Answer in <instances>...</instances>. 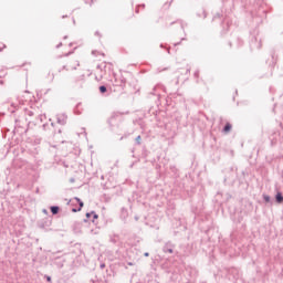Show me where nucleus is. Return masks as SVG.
<instances>
[{
    "mask_svg": "<svg viewBox=\"0 0 283 283\" xmlns=\"http://www.w3.org/2000/svg\"><path fill=\"white\" fill-rule=\"evenodd\" d=\"M50 210L52 216H57L59 211H61V208L59 206H51Z\"/></svg>",
    "mask_w": 283,
    "mask_h": 283,
    "instance_id": "0eeeda50",
    "label": "nucleus"
},
{
    "mask_svg": "<svg viewBox=\"0 0 283 283\" xmlns=\"http://www.w3.org/2000/svg\"><path fill=\"white\" fill-rule=\"evenodd\" d=\"M106 92H107V86L101 85V86H99V93H101V94H105Z\"/></svg>",
    "mask_w": 283,
    "mask_h": 283,
    "instance_id": "9b49d317",
    "label": "nucleus"
},
{
    "mask_svg": "<svg viewBox=\"0 0 283 283\" xmlns=\"http://www.w3.org/2000/svg\"><path fill=\"white\" fill-rule=\"evenodd\" d=\"M263 200H264L265 202H271V196H269V195H263Z\"/></svg>",
    "mask_w": 283,
    "mask_h": 283,
    "instance_id": "f8f14e48",
    "label": "nucleus"
},
{
    "mask_svg": "<svg viewBox=\"0 0 283 283\" xmlns=\"http://www.w3.org/2000/svg\"><path fill=\"white\" fill-rule=\"evenodd\" d=\"M52 127H54V123H51Z\"/></svg>",
    "mask_w": 283,
    "mask_h": 283,
    "instance_id": "c9c22d12",
    "label": "nucleus"
},
{
    "mask_svg": "<svg viewBox=\"0 0 283 283\" xmlns=\"http://www.w3.org/2000/svg\"><path fill=\"white\" fill-rule=\"evenodd\" d=\"M168 54H169V49H168Z\"/></svg>",
    "mask_w": 283,
    "mask_h": 283,
    "instance_id": "ea45409f",
    "label": "nucleus"
},
{
    "mask_svg": "<svg viewBox=\"0 0 283 283\" xmlns=\"http://www.w3.org/2000/svg\"><path fill=\"white\" fill-rule=\"evenodd\" d=\"M175 247L176 245L174 243H171V241H168L163 247V251H164V253H174Z\"/></svg>",
    "mask_w": 283,
    "mask_h": 283,
    "instance_id": "7ed1b4c3",
    "label": "nucleus"
},
{
    "mask_svg": "<svg viewBox=\"0 0 283 283\" xmlns=\"http://www.w3.org/2000/svg\"><path fill=\"white\" fill-rule=\"evenodd\" d=\"M56 123L59 125H66L67 124V116L65 115V113L56 115Z\"/></svg>",
    "mask_w": 283,
    "mask_h": 283,
    "instance_id": "20e7f679",
    "label": "nucleus"
},
{
    "mask_svg": "<svg viewBox=\"0 0 283 283\" xmlns=\"http://www.w3.org/2000/svg\"><path fill=\"white\" fill-rule=\"evenodd\" d=\"M92 218V212H86V219L83 220V222H87Z\"/></svg>",
    "mask_w": 283,
    "mask_h": 283,
    "instance_id": "ddd939ff",
    "label": "nucleus"
},
{
    "mask_svg": "<svg viewBox=\"0 0 283 283\" xmlns=\"http://www.w3.org/2000/svg\"><path fill=\"white\" fill-rule=\"evenodd\" d=\"M142 137L138 135L135 139L136 145H140Z\"/></svg>",
    "mask_w": 283,
    "mask_h": 283,
    "instance_id": "2eb2a0df",
    "label": "nucleus"
},
{
    "mask_svg": "<svg viewBox=\"0 0 283 283\" xmlns=\"http://www.w3.org/2000/svg\"><path fill=\"white\" fill-rule=\"evenodd\" d=\"M231 171H233V168H230Z\"/></svg>",
    "mask_w": 283,
    "mask_h": 283,
    "instance_id": "4c0bfd02",
    "label": "nucleus"
},
{
    "mask_svg": "<svg viewBox=\"0 0 283 283\" xmlns=\"http://www.w3.org/2000/svg\"><path fill=\"white\" fill-rule=\"evenodd\" d=\"M135 220L138 221V217H135Z\"/></svg>",
    "mask_w": 283,
    "mask_h": 283,
    "instance_id": "f704fd0d",
    "label": "nucleus"
},
{
    "mask_svg": "<svg viewBox=\"0 0 283 283\" xmlns=\"http://www.w3.org/2000/svg\"><path fill=\"white\" fill-rule=\"evenodd\" d=\"M109 242H112L113 244H117L118 242V235L114 234L109 238Z\"/></svg>",
    "mask_w": 283,
    "mask_h": 283,
    "instance_id": "1a4fd4ad",
    "label": "nucleus"
},
{
    "mask_svg": "<svg viewBox=\"0 0 283 283\" xmlns=\"http://www.w3.org/2000/svg\"><path fill=\"white\" fill-rule=\"evenodd\" d=\"M199 76H200V71H196L195 72V78H199Z\"/></svg>",
    "mask_w": 283,
    "mask_h": 283,
    "instance_id": "6ab92c4d",
    "label": "nucleus"
},
{
    "mask_svg": "<svg viewBox=\"0 0 283 283\" xmlns=\"http://www.w3.org/2000/svg\"><path fill=\"white\" fill-rule=\"evenodd\" d=\"M70 54H74V51H70V52L66 53L64 56H70Z\"/></svg>",
    "mask_w": 283,
    "mask_h": 283,
    "instance_id": "5701e85b",
    "label": "nucleus"
},
{
    "mask_svg": "<svg viewBox=\"0 0 283 283\" xmlns=\"http://www.w3.org/2000/svg\"><path fill=\"white\" fill-rule=\"evenodd\" d=\"M174 45L176 46V45H178V43H175Z\"/></svg>",
    "mask_w": 283,
    "mask_h": 283,
    "instance_id": "e433bc0d",
    "label": "nucleus"
},
{
    "mask_svg": "<svg viewBox=\"0 0 283 283\" xmlns=\"http://www.w3.org/2000/svg\"><path fill=\"white\" fill-rule=\"evenodd\" d=\"M0 83H1V84H3V82H2V81H0Z\"/></svg>",
    "mask_w": 283,
    "mask_h": 283,
    "instance_id": "58836bf2",
    "label": "nucleus"
},
{
    "mask_svg": "<svg viewBox=\"0 0 283 283\" xmlns=\"http://www.w3.org/2000/svg\"><path fill=\"white\" fill-rule=\"evenodd\" d=\"M91 213H92V216H93L92 222H93V224H96V220H98V216L96 214L95 211H92Z\"/></svg>",
    "mask_w": 283,
    "mask_h": 283,
    "instance_id": "9d476101",
    "label": "nucleus"
},
{
    "mask_svg": "<svg viewBox=\"0 0 283 283\" xmlns=\"http://www.w3.org/2000/svg\"><path fill=\"white\" fill-rule=\"evenodd\" d=\"M187 72H191V69H187Z\"/></svg>",
    "mask_w": 283,
    "mask_h": 283,
    "instance_id": "473e14b6",
    "label": "nucleus"
},
{
    "mask_svg": "<svg viewBox=\"0 0 283 283\" xmlns=\"http://www.w3.org/2000/svg\"><path fill=\"white\" fill-rule=\"evenodd\" d=\"M28 115H29V116H34V113H33L32 111H29V112H28Z\"/></svg>",
    "mask_w": 283,
    "mask_h": 283,
    "instance_id": "b1692460",
    "label": "nucleus"
},
{
    "mask_svg": "<svg viewBox=\"0 0 283 283\" xmlns=\"http://www.w3.org/2000/svg\"><path fill=\"white\" fill-rule=\"evenodd\" d=\"M156 90H158V86H155V87L153 88V92H151L150 94H153L154 96H156V93H155Z\"/></svg>",
    "mask_w": 283,
    "mask_h": 283,
    "instance_id": "412c9836",
    "label": "nucleus"
},
{
    "mask_svg": "<svg viewBox=\"0 0 283 283\" xmlns=\"http://www.w3.org/2000/svg\"><path fill=\"white\" fill-rule=\"evenodd\" d=\"M42 127H43V129H45V127H48V124H43V126H42Z\"/></svg>",
    "mask_w": 283,
    "mask_h": 283,
    "instance_id": "c756f323",
    "label": "nucleus"
},
{
    "mask_svg": "<svg viewBox=\"0 0 283 283\" xmlns=\"http://www.w3.org/2000/svg\"><path fill=\"white\" fill-rule=\"evenodd\" d=\"M46 277V282H52V276H45Z\"/></svg>",
    "mask_w": 283,
    "mask_h": 283,
    "instance_id": "4be33fe9",
    "label": "nucleus"
},
{
    "mask_svg": "<svg viewBox=\"0 0 283 283\" xmlns=\"http://www.w3.org/2000/svg\"><path fill=\"white\" fill-rule=\"evenodd\" d=\"M99 266H101V269H103L105 266V263H102Z\"/></svg>",
    "mask_w": 283,
    "mask_h": 283,
    "instance_id": "7c9ffc66",
    "label": "nucleus"
},
{
    "mask_svg": "<svg viewBox=\"0 0 283 283\" xmlns=\"http://www.w3.org/2000/svg\"><path fill=\"white\" fill-rule=\"evenodd\" d=\"M97 51H92L93 56H96Z\"/></svg>",
    "mask_w": 283,
    "mask_h": 283,
    "instance_id": "c85d7f7f",
    "label": "nucleus"
},
{
    "mask_svg": "<svg viewBox=\"0 0 283 283\" xmlns=\"http://www.w3.org/2000/svg\"><path fill=\"white\" fill-rule=\"evenodd\" d=\"M160 48H165V45H164V44H160Z\"/></svg>",
    "mask_w": 283,
    "mask_h": 283,
    "instance_id": "72a5a7b5",
    "label": "nucleus"
},
{
    "mask_svg": "<svg viewBox=\"0 0 283 283\" xmlns=\"http://www.w3.org/2000/svg\"><path fill=\"white\" fill-rule=\"evenodd\" d=\"M251 50H260L262 48V40H258V38H252L250 41Z\"/></svg>",
    "mask_w": 283,
    "mask_h": 283,
    "instance_id": "f257e3e1",
    "label": "nucleus"
},
{
    "mask_svg": "<svg viewBox=\"0 0 283 283\" xmlns=\"http://www.w3.org/2000/svg\"><path fill=\"white\" fill-rule=\"evenodd\" d=\"M144 256H145V258H149V252H145V253H144Z\"/></svg>",
    "mask_w": 283,
    "mask_h": 283,
    "instance_id": "a878e982",
    "label": "nucleus"
},
{
    "mask_svg": "<svg viewBox=\"0 0 283 283\" xmlns=\"http://www.w3.org/2000/svg\"><path fill=\"white\" fill-rule=\"evenodd\" d=\"M63 46V43H59L57 45H56V49H59V48H62Z\"/></svg>",
    "mask_w": 283,
    "mask_h": 283,
    "instance_id": "393cba45",
    "label": "nucleus"
},
{
    "mask_svg": "<svg viewBox=\"0 0 283 283\" xmlns=\"http://www.w3.org/2000/svg\"><path fill=\"white\" fill-rule=\"evenodd\" d=\"M97 70H103V66L101 64H98Z\"/></svg>",
    "mask_w": 283,
    "mask_h": 283,
    "instance_id": "bb28decb",
    "label": "nucleus"
},
{
    "mask_svg": "<svg viewBox=\"0 0 283 283\" xmlns=\"http://www.w3.org/2000/svg\"><path fill=\"white\" fill-rule=\"evenodd\" d=\"M118 116H120V113L118 112L112 113L111 117L107 120L109 127H114V125H116V119L118 118Z\"/></svg>",
    "mask_w": 283,
    "mask_h": 283,
    "instance_id": "f03ea898",
    "label": "nucleus"
},
{
    "mask_svg": "<svg viewBox=\"0 0 283 283\" xmlns=\"http://www.w3.org/2000/svg\"><path fill=\"white\" fill-rule=\"evenodd\" d=\"M140 8H142L143 10H145V4H139V6H137V8H136L137 14H138Z\"/></svg>",
    "mask_w": 283,
    "mask_h": 283,
    "instance_id": "4468645a",
    "label": "nucleus"
},
{
    "mask_svg": "<svg viewBox=\"0 0 283 283\" xmlns=\"http://www.w3.org/2000/svg\"><path fill=\"white\" fill-rule=\"evenodd\" d=\"M122 216H124V218H127V209L122 208Z\"/></svg>",
    "mask_w": 283,
    "mask_h": 283,
    "instance_id": "dca6fc26",
    "label": "nucleus"
},
{
    "mask_svg": "<svg viewBox=\"0 0 283 283\" xmlns=\"http://www.w3.org/2000/svg\"><path fill=\"white\" fill-rule=\"evenodd\" d=\"M275 202L277 205H282V202H283V195H282L281 191L276 192V195H275Z\"/></svg>",
    "mask_w": 283,
    "mask_h": 283,
    "instance_id": "423d86ee",
    "label": "nucleus"
},
{
    "mask_svg": "<svg viewBox=\"0 0 283 283\" xmlns=\"http://www.w3.org/2000/svg\"><path fill=\"white\" fill-rule=\"evenodd\" d=\"M81 105V103H78L77 105H76V108L74 109V112H75V114H81V111H78V106Z\"/></svg>",
    "mask_w": 283,
    "mask_h": 283,
    "instance_id": "f3484780",
    "label": "nucleus"
},
{
    "mask_svg": "<svg viewBox=\"0 0 283 283\" xmlns=\"http://www.w3.org/2000/svg\"><path fill=\"white\" fill-rule=\"evenodd\" d=\"M232 127L233 126L231 125V123H227L222 129L223 134H229V132H231Z\"/></svg>",
    "mask_w": 283,
    "mask_h": 283,
    "instance_id": "6e6552de",
    "label": "nucleus"
},
{
    "mask_svg": "<svg viewBox=\"0 0 283 283\" xmlns=\"http://www.w3.org/2000/svg\"><path fill=\"white\" fill-rule=\"evenodd\" d=\"M43 213H48V211L45 209H43Z\"/></svg>",
    "mask_w": 283,
    "mask_h": 283,
    "instance_id": "2f4dec72",
    "label": "nucleus"
},
{
    "mask_svg": "<svg viewBox=\"0 0 283 283\" xmlns=\"http://www.w3.org/2000/svg\"><path fill=\"white\" fill-rule=\"evenodd\" d=\"M4 48H6V44L3 45V48L0 46V52H3Z\"/></svg>",
    "mask_w": 283,
    "mask_h": 283,
    "instance_id": "cd10ccee",
    "label": "nucleus"
},
{
    "mask_svg": "<svg viewBox=\"0 0 283 283\" xmlns=\"http://www.w3.org/2000/svg\"><path fill=\"white\" fill-rule=\"evenodd\" d=\"M73 227H74V229H76V228L78 229L81 227V222H75Z\"/></svg>",
    "mask_w": 283,
    "mask_h": 283,
    "instance_id": "aec40b11",
    "label": "nucleus"
},
{
    "mask_svg": "<svg viewBox=\"0 0 283 283\" xmlns=\"http://www.w3.org/2000/svg\"><path fill=\"white\" fill-rule=\"evenodd\" d=\"M74 200H76V202L78 203V209L72 208V212L77 213V211H81L83 209L85 203H83V201L78 197H75Z\"/></svg>",
    "mask_w": 283,
    "mask_h": 283,
    "instance_id": "39448f33",
    "label": "nucleus"
},
{
    "mask_svg": "<svg viewBox=\"0 0 283 283\" xmlns=\"http://www.w3.org/2000/svg\"><path fill=\"white\" fill-rule=\"evenodd\" d=\"M125 83H127V80L122 78L120 87H125Z\"/></svg>",
    "mask_w": 283,
    "mask_h": 283,
    "instance_id": "a211bd4d",
    "label": "nucleus"
}]
</instances>
